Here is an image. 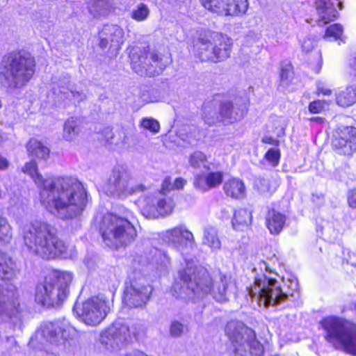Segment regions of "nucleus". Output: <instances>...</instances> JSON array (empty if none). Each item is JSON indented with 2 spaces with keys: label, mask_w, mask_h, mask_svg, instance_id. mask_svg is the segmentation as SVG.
I'll return each mask as SVG.
<instances>
[{
  "label": "nucleus",
  "mask_w": 356,
  "mask_h": 356,
  "mask_svg": "<svg viewBox=\"0 0 356 356\" xmlns=\"http://www.w3.org/2000/svg\"><path fill=\"white\" fill-rule=\"evenodd\" d=\"M38 186L40 202L51 213L62 219L80 215L88 203V193L83 184L74 177H57L44 179L38 172L34 161L22 168Z\"/></svg>",
  "instance_id": "1"
},
{
  "label": "nucleus",
  "mask_w": 356,
  "mask_h": 356,
  "mask_svg": "<svg viewBox=\"0 0 356 356\" xmlns=\"http://www.w3.org/2000/svg\"><path fill=\"white\" fill-rule=\"evenodd\" d=\"M181 283L177 282L172 286L174 296L177 298L196 301L211 293L218 302L227 300L230 279L218 273L213 280L206 270L198 269L193 262H187L186 267L179 271Z\"/></svg>",
  "instance_id": "2"
},
{
  "label": "nucleus",
  "mask_w": 356,
  "mask_h": 356,
  "mask_svg": "<svg viewBox=\"0 0 356 356\" xmlns=\"http://www.w3.org/2000/svg\"><path fill=\"white\" fill-rule=\"evenodd\" d=\"M281 286L276 280L266 275H258L254 277V285L248 289L252 298L265 307L278 306L287 300H298L300 298L298 282L296 277L289 276L282 278Z\"/></svg>",
  "instance_id": "3"
},
{
  "label": "nucleus",
  "mask_w": 356,
  "mask_h": 356,
  "mask_svg": "<svg viewBox=\"0 0 356 356\" xmlns=\"http://www.w3.org/2000/svg\"><path fill=\"white\" fill-rule=\"evenodd\" d=\"M22 235L29 250L42 259H54L66 251L64 243L57 236L56 229L47 222L35 221L25 225Z\"/></svg>",
  "instance_id": "4"
},
{
  "label": "nucleus",
  "mask_w": 356,
  "mask_h": 356,
  "mask_svg": "<svg viewBox=\"0 0 356 356\" xmlns=\"http://www.w3.org/2000/svg\"><path fill=\"white\" fill-rule=\"evenodd\" d=\"M134 219V213L124 208L118 213L104 216L99 228L104 244L115 249L126 248L131 244L137 236L132 222Z\"/></svg>",
  "instance_id": "5"
},
{
  "label": "nucleus",
  "mask_w": 356,
  "mask_h": 356,
  "mask_svg": "<svg viewBox=\"0 0 356 356\" xmlns=\"http://www.w3.org/2000/svg\"><path fill=\"white\" fill-rule=\"evenodd\" d=\"M35 71L34 58L29 54L18 52L3 60L0 67V79L9 88H22L30 81Z\"/></svg>",
  "instance_id": "6"
},
{
  "label": "nucleus",
  "mask_w": 356,
  "mask_h": 356,
  "mask_svg": "<svg viewBox=\"0 0 356 356\" xmlns=\"http://www.w3.org/2000/svg\"><path fill=\"white\" fill-rule=\"evenodd\" d=\"M325 339L335 349L356 356V325L342 318L329 316L320 321Z\"/></svg>",
  "instance_id": "7"
},
{
  "label": "nucleus",
  "mask_w": 356,
  "mask_h": 356,
  "mask_svg": "<svg viewBox=\"0 0 356 356\" xmlns=\"http://www.w3.org/2000/svg\"><path fill=\"white\" fill-rule=\"evenodd\" d=\"M72 280L69 272L55 271L45 277L35 288V300L43 306H58L67 298Z\"/></svg>",
  "instance_id": "8"
},
{
  "label": "nucleus",
  "mask_w": 356,
  "mask_h": 356,
  "mask_svg": "<svg viewBox=\"0 0 356 356\" xmlns=\"http://www.w3.org/2000/svg\"><path fill=\"white\" fill-rule=\"evenodd\" d=\"M225 334L234 346L235 356H262L264 348L256 339L254 330L238 321H232L225 327Z\"/></svg>",
  "instance_id": "9"
},
{
  "label": "nucleus",
  "mask_w": 356,
  "mask_h": 356,
  "mask_svg": "<svg viewBox=\"0 0 356 356\" xmlns=\"http://www.w3.org/2000/svg\"><path fill=\"white\" fill-rule=\"evenodd\" d=\"M232 45L226 35L209 32L195 42L194 54L201 61L218 63L229 57Z\"/></svg>",
  "instance_id": "10"
},
{
  "label": "nucleus",
  "mask_w": 356,
  "mask_h": 356,
  "mask_svg": "<svg viewBox=\"0 0 356 356\" xmlns=\"http://www.w3.org/2000/svg\"><path fill=\"white\" fill-rule=\"evenodd\" d=\"M143 334L144 328L141 323H136L129 326L123 321L118 320L102 333L99 341L108 351L115 352L129 343L132 337L138 339Z\"/></svg>",
  "instance_id": "11"
},
{
  "label": "nucleus",
  "mask_w": 356,
  "mask_h": 356,
  "mask_svg": "<svg viewBox=\"0 0 356 356\" xmlns=\"http://www.w3.org/2000/svg\"><path fill=\"white\" fill-rule=\"evenodd\" d=\"M102 190L108 196L125 199L130 195L144 192L146 190V186L142 184L134 183V180L127 169L124 166L118 165L112 170Z\"/></svg>",
  "instance_id": "12"
},
{
  "label": "nucleus",
  "mask_w": 356,
  "mask_h": 356,
  "mask_svg": "<svg viewBox=\"0 0 356 356\" xmlns=\"http://www.w3.org/2000/svg\"><path fill=\"white\" fill-rule=\"evenodd\" d=\"M129 58L133 70L140 76L159 75L171 63V58L168 54L147 51L139 47L131 49Z\"/></svg>",
  "instance_id": "13"
},
{
  "label": "nucleus",
  "mask_w": 356,
  "mask_h": 356,
  "mask_svg": "<svg viewBox=\"0 0 356 356\" xmlns=\"http://www.w3.org/2000/svg\"><path fill=\"white\" fill-rule=\"evenodd\" d=\"M78 318L89 326L98 325L110 312L108 301L99 297H92L81 304L76 303L74 309Z\"/></svg>",
  "instance_id": "14"
},
{
  "label": "nucleus",
  "mask_w": 356,
  "mask_h": 356,
  "mask_svg": "<svg viewBox=\"0 0 356 356\" xmlns=\"http://www.w3.org/2000/svg\"><path fill=\"white\" fill-rule=\"evenodd\" d=\"M66 333L67 328L65 325L59 323H45L32 336L29 346L32 349L39 350L41 355H43L42 350L44 349V343H49L55 346L62 345L67 337Z\"/></svg>",
  "instance_id": "15"
},
{
  "label": "nucleus",
  "mask_w": 356,
  "mask_h": 356,
  "mask_svg": "<svg viewBox=\"0 0 356 356\" xmlns=\"http://www.w3.org/2000/svg\"><path fill=\"white\" fill-rule=\"evenodd\" d=\"M151 292L146 279L140 273L129 276L125 282L123 303L129 308L143 307L149 300Z\"/></svg>",
  "instance_id": "16"
},
{
  "label": "nucleus",
  "mask_w": 356,
  "mask_h": 356,
  "mask_svg": "<svg viewBox=\"0 0 356 356\" xmlns=\"http://www.w3.org/2000/svg\"><path fill=\"white\" fill-rule=\"evenodd\" d=\"M141 213L149 219L165 218L170 216L175 204L172 198L161 193L145 196L141 202Z\"/></svg>",
  "instance_id": "17"
},
{
  "label": "nucleus",
  "mask_w": 356,
  "mask_h": 356,
  "mask_svg": "<svg viewBox=\"0 0 356 356\" xmlns=\"http://www.w3.org/2000/svg\"><path fill=\"white\" fill-rule=\"evenodd\" d=\"M162 238L181 252L192 250L196 245L193 233L184 225L165 230Z\"/></svg>",
  "instance_id": "18"
},
{
  "label": "nucleus",
  "mask_w": 356,
  "mask_h": 356,
  "mask_svg": "<svg viewBox=\"0 0 356 356\" xmlns=\"http://www.w3.org/2000/svg\"><path fill=\"white\" fill-rule=\"evenodd\" d=\"M204 7L221 15L245 14L248 8V0H201Z\"/></svg>",
  "instance_id": "19"
},
{
  "label": "nucleus",
  "mask_w": 356,
  "mask_h": 356,
  "mask_svg": "<svg viewBox=\"0 0 356 356\" xmlns=\"http://www.w3.org/2000/svg\"><path fill=\"white\" fill-rule=\"evenodd\" d=\"M332 146L339 154L352 155L356 150V128L339 127L333 136Z\"/></svg>",
  "instance_id": "20"
},
{
  "label": "nucleus",
  "mask_w": 356,
  "mask_h": 356,
  "mask_svg": "<svg viewBox=\"0 0 356 356\" xmlns=\"http://www.w3.org/2000/svg\"><path fill=\"white\" fill-rule=\"evenodd\" d=\"M248 110L245 98L235 99L234 102L224 101L220 104V121L225 124H232L241 120Z\"/></svg>",
  "instance_id": "21"
},
{
  "label": "nucleus",
  "mask_w": 356,
  "mask_h": 356,
  "mask_svg": "<svg viewBox=\"0 0 356 356\" xmlns=\"http://www.w3.org/2000/svg\"><path fill=\"white\" fill-rule=\"evenodd\" d=\"M99 46L104 49L108 45L118 48L124 42L123 29L115 24L104 25L99 32Z\"/></svg>",
  "instance_id": "22"
},
{
  "label": "nucleus",
  "mask_w": 356,
  "mask_h": 356,
  "mask_svg": "<svg viewBox=\"0 0 356 356\" xmlns=\"http://www.w3.org/2000/svg\"><path fill=\"white\" fill-rule=\"evenodd\" d=\"M20 312V305L14 293L6 294L0 289V320L16 317Z\"/></svg>",
  "instance_id": "23"
},
{
  "label": "nucleus",
  "mask_w": 356,
  "mask_h": 356,
  "mask_svg": "<svg viewBox=\"0 0 356 356\" xmlns=\"http://www.w3.org/2000/svg\"><path fill=\"white\" fill-rule=\"evenodd\" d=\"M58 92L61 95V99H67L74 104L83 102L87 97L83 90H77L70 81L64 82L63 85L59 86Z\"/></svg>",
  "instance_id": "24"
},
{
  "label": "nucleus",
  "mask_w": 356,
  "mask_h": 356,
  "mask_svg": "<svg viewBox=\"0 0 356 356\" xmlns=\"http://www.w3.org/2000/svg\"><path fill=\"white\" fill-rule=\"evenodd\" d=\"M286 217L274 209L268 211L266 217V224L271 234H279L285 224Z\"/></svg>",
  "instance_id": "25"
},
{
  "label": "nucleus",
  "mask_w": 356,
  "mask_h": 356,
  "mask_svg": "<svg viewBox=\"0 0 356 356\" xmlns=\"http://www.w3.org/2000/svg\"><path fill=\"white\" fill-rule=\"evenodd\" d=\"M151 264L159 275L165 274L170 268V258L166 252L155 248L152 251Z\"/></svg>",
  "instance_id": "26"
},
{
  "label": "nucleus",
  "mask_w": 356,
  "mask_h": 356,
  "mask_svg": "<svg viewBox=\"0 0 356 356\" xmlns=\"http://www.w3.org/2000/svg\"><path fill=\"white\" fill-rule=\"evenodd\" d=\"M88 9L93 17L100 18L111 12L113 4L110 0H90L88 3Z\"/></svg>",
  "instance_id": "27"
},
{
  "label": "nucleus",
  "mask_w": 356,
  "mask_h": 356,
  "mask_svg": "<svg viewBox=\"0 0 356 356\" xmlns=\"http://www.w3.org/2000/svg\"><path fill=\"white\" fill-rule=\"evenodd\" d=\"M223 189L227 195L234 199L243 198L245 195V185L238 179H232L225 182Z\"/></svg>",
  "instance_id": "28"
},
{
  "label": "nucleus",
  "mask_w": 356,
  "mask_h": 356,
  "mask_svg": "<svg viewBox=\"0 0 356 356\" xmlns=\"http://www.w3.org/2000/svg\"><path fill=\"white\" fill-rule=\"evenodd\" d=\"M202 243L208 246L212 251H216L221 248V241L216 227L212 226L204 227Z\"/></svg>",
  "instance_id": "29"
},
{
  "label": "nucleus",
  "mask_w": 356,
  "mask_h": 356,
  "mask_svg": "<svg viewBox=\"0 0 356 356\" xmlns=\"http://www.w3.org/2000/svg\"><path fill=\"white\" fill-rule=\"evenodd\" d=\"M81 121L77 118L67 119L63 125V137L65 140H75L80 132Z\"/></svg>",
  "instance_id": "30"
},
{
  "label": "nucleus",
  "mask_w": 356,
  "mask_h": 356,
  "mask_svg": "<svg viewBox=\"0 0 356 356\" xmlns=\"http://www.w3.org/2000/svg\"><path fill=\"white\" fill-rule=\"evenodd\" d=\"M203 120L209 125H214L218 122H221L220 117V107L216 108L215 102H209L203 106Z\"/></svg>",
  "instance_id": "31"
},
{
  "label": "nucleus",
  "mask_w": 356,
  "mask_h": 356,
  "mask_svg": "<svg viewBox=\"0 0 356 356\" xmlns=\"http://www.w3.org/2000/svg\"><path fill=\"white\" fill-rule=\"evenodd\" d=\"M252 213L248 209H240L234 212L232 223L234 229L243 230L248 227L252 221Z\"/></svg>",
  "instance_id": "32"
},
{
  "label": "nucleus",
  "mask_w": 356,
  "mask_h": 356,
  "mask_svg": "<svg viewBox=\"0 0 356 356\" xmlns=\"http://www.w3.org/2000/svg\"><path fill=\"white\" fill-rule=\"evenodd\" d=\"M105 138L108 143L120 147L125 146L129 139L126 131L122 128L115 130V132L108 131Z\"/></svg>",
  "instance_id": "33"
},
{
  "label": "nucleus",
  "mask_w": 356,
  "mask_h": 356,
  "mask_svg": "<svg viewBox=\"0 0 356 356\" xmlns=\"http://www.w3.org/2000/svg\"><path fill=\"white\" fill-rule=\"evenodd\" d=\"M14 264L6 254L0 252V279L10 280L14 275Z\"/></svg>",
  "instance_id": "34"
},
{
  "label": "nucleus",
  "mask_w": 356,
  "mask_h": 356,
  "mask_svg": "<svg viewBox=\"0 0 356 356\" xmlns=\"http://www.w3.org/2000/svg\"><path fill=\"white\" fill-rule=\"evenodd\" d=\"M337 103L341 106H349L356 102V88L353 86L347 87L337 94Z\"/></svg>",
  "instance_id": "35"
},
{
  "label": "nucleus",
  "mask_w": 356,
  "mask_h": 356,
  "mask_svg": "<svg viewBox=\"0 0 356 356\" xmlns=\"http://www.w3.org/2000/svg\"><path fill=\"white\" fill-rule=\"evenodd\" d=\"M28 151L38 159L46 160L49 157V149L36 139H31L28 144Z\"/></svg>",
  "instance_id": "36"
},
{
  "label": "nucleus",
  "mask_w": 356,
  "mask_h": 356,
  "mask_svg": "<svg viewBox=\"0 0 356 356\" xmlns=\"http://www.w3.org/2000/svg\"><path fill=\"white\" fill-rule=\"evenodd\" d=\"M257 191L264 195L269 196L276 190V186L273 184L270 179L265 177L257 179L254 184Z\"/></svg>",
  "instance_id": "37"
},
{
  "label": "nucleus",
  "mask_w": 356,
  "mask_h": 356,
  "mask_svg": "<svg viewBox=\"0 0 356 356\" xmlns=\"http://www.w3.org/2000/svg\"><path fill=\"white\" fill-rule=\"evenodd\" d=\"M12 236L10 225L6 218L0 216V245L10 243Z\"/></svg>",
  "instance_id": "38"
},
{
  "label": "nucleus",
  "mask_w": 356,
  "mask_h": 356,
  "mask_svg": "<svg viewBox=\"0 0 356 356\" xmlns=\"http://www.w3.org/2000/svg\"><path fill=\"white\" fill-rule=\"evenodd\" d=\"M207 157L205 154L200 151H196L191 154L188 158L190 165L194 169H200L202 167H207Z\"/></svg>",
  "instance_id": "39"
},
{
  "label": "nucleus",
  "mask_w": 356,
  "mask_h": 356,
  "mask_svg": "<svg viewBox=\"0 0 356 356\" xmlns=\"http://www.w3.org/2000/svg\"><path fill=\"white\" fill-rule=\"evenodd\" d=\"M188 328L185 325L177 320L172 321L169 327V334L172 338H179L187 333Z\"/></svg>",
  "instance_id": "40"
},
{
  "label": "nucleus",
  "mask_w": 356,
  "mask_h": 356,
  "mask_svg": "<svg viewBox=\"0 0 356 356\" xmlns=\"http://www.w3.org/2000/svg\"><path fill=\"white\" fill-rule=\"evenodd\" d=\"M140 127L148 130L153 134H157L160 131L159 122L152 118H144L140 120Z\"/></svg>",
  "instance_id": "41"
},
{
  "label": "nucleus",
  "mask_w": 356,
  "mask_h": 356,
  "mask_svg": "<svg viewBox=\"0 0 356 356\" xmlns=\"http://www.w3.org/2000/svg\"><path fill=\"white\" fill-rule=\"evenodd\" d=\"M280 150L277 147L269 149L264 155L265 159L273 166L278 165L280 159Z\"/></svg>",
  "instance_id": "42"
},
{
  "label": "nucleus",
  "mask_w": 356,
  "mask_h": 356,
  "mask_svg": "<svg viewBox=\"0 0 356 356\" xmlns=\"http://www.w3.org/2000/svg\"><path fill=\"white\" fill-rule=\"evenodd\" d=\"M208 189L219 186L222 181V174L219 172H210L205 176Z\"/></svg>",
  "instance_id": "43"
},
{
  "label": "nucleus",
  "mask_w": 356,
  "mask_h": 356,
  "mask_svg": "<svg viewBox=\"0 0 356 356\" xmlns=\"http://www.w3.org/2000/svg\"><path fill=\"white\" fill-rule=\"evenodd\" d=\"M292 67L290 64L282 65L280 72V83L282 85H287L292 78Z\"/></svg>",
  "instance_id": "44"
},
{
  "label": "nucleus",
  "mask_w": 356,
  "mask_h": 356,
  "mask_svg": "<svg viewBox=\"0 0 356 356\" xmlns=\"http://www.w3.org/2000/svg\"><path fill=\"white\" fill-rule=\"evenodd\" d=\"M149 10L145 5H139L132 13V17L137 21H142L147 18Z\"/></svg>",
  "instance_id": "45"
},
{
  "label": "nucleus",
  "mask_w": 356,
  "mask_h": 356,
  "mask_svg": "<svg viewBox=\"0 0 356 356\" xmlns=\"http://www.w3.org/2000/svg\"><path fill=\"white\" fill-rule=\"evenodd\" d=\"M343 32L342 26L339 24H334L327 28L325 37H333L335 39L340 38Z\"/></svg>",
  "instance_id": "46"
},
{
  "label": "nucleus",
  "mask_w": 356,
  "mask_h": 356,
  "mask_svg": "<svg viewBox=\"0 0 356 356\" xmlns=\"http://www.w3.org/2000/svg\"><path fill=\"white\" fill-rule=\"evenodd\" d=\"M326 102L321 100H316L309 103L308 109L311 113L317 114L321 113L325 108Z\"/></svg>",
  "instance_id": "47"
},
{
  "label": "nucleus",
  "mask_w": 356,
  "mask_h": 356,
  "mask_svg": "<svg viewBox=\"0 0 356 356\" xmlns=\"http://www.w3.org/2000/svg\"><path fill=\"white\" fill-rule=\"evenodd\" d=\"M194 186L196 188H197L203 192L209 190L208 186H207V183L205 181V176L204 177H203L202 175L197 176L194 181Z\"/></svg>",
  "instance_id": "48"
},
{
  "label": "nucleus",
  "mask_w": 356,
  "mask_h": 356,
  "mask_svg": "<svg viewBox=\"0 0 356 356\" xmlns=\"http://www.w3.org/2000/svg\"><path fill=\"white\" fill-rule=\"evenodd\" d=\"M315 45V40L311 37H307L301 40L302 51L305 52L311 51Z\"/></svg>",
  "instance_id": "49"
},
{
  "label": "nucleus",
  "mask_w": 356,
  "mask_h": 356,
  "mask_svg": "<svg viewBox=\"0 0 356 356\" xmlns=\"http://www.w3.org/2000/svg\"><path fill=\"white\" fill-rule=\"evenodd\" d=\"M343 253L344 256H346V254L348 256V257L345 258L346 263L356 268V253L352 252L348 249L344 250Z\"/></svg>",
  "instance_id": "50"
},
{
  "label": "nucleus",
  "mask_w": 356,
  "mask_h": 356,
  "mask_svg": "<svg viewBox=\"0 0 356 356\" xmlns=\"http://www.w3.org/2000/svg\"><path fill=\"white\" fill-rule=\"evenodd\" d=\"M172 183L171 182V179L170 177H166L161 186V189L159 193H161V194H164L165 193H168L171 190H173V188L172 187Z\"/></svg>",
  "instance_id": "51"
},
{
  "label": "nucleus",
  "mask_w": 356,
  "mask_h": 356,
  "mask_svg": "<svg viewBox=\"0 0 356 356\" xmlns=\"http://www.w3.org/2000/svg\"><path fill=\"white\" fill-rule=\"evenodd\" d=\"M348 205L353 209L356 208V188L351 190L348 194Z\"/></svg>",
  "instance_id": "52"
},
{
  "label": "nucleus",
  "mask_w": 356,
  "mask_h": 356,
  "mask_svg": "<svg viewBox=\"0 0 356 356\" xmlns=\"http://www.w3.org/2000/svg\"><path fill=\"white\" fill-rule=\"evenodd\" d=\"M349 68L350 75L353 77V79L356 81V54L353 60L350 62Z\"/></svg>",
  "instance_id": "53"
},
{
  "label": "nucleus",
  "mask_w": 356,
  "mask_h": 356,
  "mask_svg": "<svg viewBox=\"0 0 356 356\" xmlns=\"http://www.w3.org/2000/svg\"><path fill=\"white\" fill-rule=\"evenodd\" d=\"M186 184V181L182 178H177L172 183V187L174 189H182Z\"/></svg>",
  "instance_id": "54"
},
{
  "label": "nucleus",
  "mask_w": 356,
  "mask_h": 356,
  "mask_svg": "<svg viewBox=\"0 0 356 356\" xmlns=\"http://www.w3.org/2000/svg\"><path fill=\"white\" fill-rule=\"evenodd\" d=\"M262 142L264 143L270 144L275 146H278L280 144V141L277 139H275L271 136H264L262 138Z\"/></svg>",
  "instance_id": "55"
},
{
  "label": "nucleus",
  "mask_w": 356,
  "mask_h": 356,
  "mask_svg": "<svg viewBox=\"0 0 356 356\" xmlns=\"http://www.w3.org/2000/svg\"><path fill=\"white\" fill-rule=\"evenodd\" d=\"M9 165L8 161L6 159L0 155V170H6L8 168Z\"/></svg>",
  "instance_id": "56"
},
{
  "label": "nucleus",
  "mask_w": 356,
  "mask_h": 356,
  "mask_svg": "<svg viewBox=\"0 0 356 356\" xmlns=\"http://www.w3.org/2000/svg\"><path fill=\"white\" fill-rule=\"evenodd\" d=\"M7 343H9V345L8 346V348H13V346L14 345L17 344V342H16L15 338L13 337H10L7 338Z\"/></svg>",
  "instance_id": "57"
},
{
  "label": "nucleus",
  "mask_w": 356,
  "mask_h": 356,
  "mask_svg": "<svg viewBox=\"0 0 356 356\" xmlns=\"http://www.w3.org/2000/svg\"><path fill=\"white\" fill-rule=\"evenodd\" d=\"M318 90L325 95H330L331 94V90L330 89H327V88H318Z\"/></svg>",
  "instance_id": "58"
},
{
  "label": "nucleus",
  "mask_w": 356,
  "mask_h": 356,
  "mask_svg": "<svg viewBox=\"0 0 356 356\" xmlns=\"http://www.w3.org/2000/svg\"><path fill=\"white\" fill-rule=\"evenodd\" d=\"M259 268L261 270H262L263 268H265L266 270H268V266L266 262L261 261L259 263Z\"/></svg>",
  "instance_id": "59"
},
{
  "label": "nucleus",
  "mask_w": 356,
  "mask_h": 356,
  "mask_svg": "<svg viewBox=\"0 0 356 356\" xmlns=\"http://www.w3.org/2000/svg\"><path fill=\"white\" fill-rule=\"evenodd\" d=\"M312 122H321L323 121V119L319 117H314L309 119Z\"/></svg>",
  "instance_id": "60"
},
{
  "label": "nucleus",
  "mask_w": 356,
  "mask_h": 356,
  "mask_svg": "<svg viewBox=\"0 0 356 356\" xmlns=\"http://www.w3.org/2000/svg\"><path fill=\"white\" fill-rule=\"evenodd\" d=\"M3 141V136L0 132V144Z\"/></svg>",
  "instance_id": "61"
},
{
  "label": "nucleus",
  "mask_w": 356,
  "mask_h": 356,
  "mask_svg": "<svg viewBox=\"0 0 356 356\" xmlns=\"http://www.w3.org/2000/svg\"><path fill=\"white\" fill-rule=\"evenodd\" d=\"M339 6L340 9L342 8V6H341V2L339 3Z\"/></svg>",
  "instance_id": "62"
},
{
  "label": "nucleus",
  "mask_w": 356,
  "mask_h": 356,
  "mask_svg": "<svg viewBox=\"0 0 356 356\" xmlns=\"http://www.w3.org/2000/svg\"><path fill=\"white\" fill-rule=\"evenodd\" d=\"M256 270H257V268H254L253 269V272H254V271H256Z\"/></svg>",
  "instance_id": "63"
}]
</instances>
